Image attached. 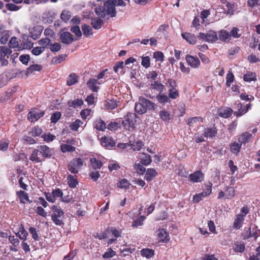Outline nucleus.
Returning <instances> with one entry per match:
<instances>
[{
    "instance_id": "obj_1",
    "label": "nucleus",
    "mask_w": 260,
    "mask_h": 260,
    "mask_svg": "<svg viewBox=\"0 0 260 260\" xmlns=\"http://www.w3.org/2000/svg\"><path fill=\"white\" fill-rule=\"evenodd\" d=\"M126 3L123 0H108L104 3L103 6H99L94 9V12L97 16L103 19L106 16H110L111 17H115L116 11L115 6H125Z\"/></svg>"
},
{
    "instance_id": "obj_2",
    "label": "nucleus",
    "mask_w": 260,
    "mask_h": 260,
    "mask_svg": "<svg viewBox=\"0 0 260 260\" xmlns=\"http://www.w3.org/2000/svg\"><path fill=\"white\" fill-rule=\"evenodd\" d=\"M52 152L49 146L39 145L32 150L29 159L32 162H41L46 158H50Z\"/></svg>"
},
{
    "instance_id": "obj_3",
    "label": "nucleus",
    "mask_w": 260,
    "mask_h": 260,
    "mask_svg": "<svg viewBox=\"0 0 260 260\" xmlns=\"http://www.w3.org/2000/svg\"><path fill=\"white\" fill-rule=\"evenodd\" d=\"M157 108L156 104L145 97L140 96L139 102L135 104V111L139 114L145 113L147 110H155Z\"/></svg>"
},
{
    "instance_id": "obj_4",
    "label": "nucleus",
    "mask_w": 260,
    "mask_h": 260,
    "mask_svg": "<svg viewBox=\"0 0 260 260\" xmlns=\"http://www.w3.org/2000/svg\"><path fill=\"white\" fill-rule=\"evenodd\" d=\"M137 115L133 113H128L124 117V119L121 121V125L125 131H133L136 128Z\"/></svg>"
},
{
    "instance_id": "obj_5",
    "label": "nucleus",
    "mask_w": 260,
    "mask_h": 260,
    "mask_svg": "<svg viewBox=\"0 0 260 260\" xmlns=\"http://www.w3.org/2000/svg\"><path fill=\"white\" fill-rule=\"evenodd\" d=\"M51 218L52 221L56 225H63L64 224V212L61 208L55 205H52Z\"/></svg>"
},
{
    "instance_id": "obj_6",
    "label": "nucleus",
    "mask_w": 260,
    "mask_h": 260,
    "mask_svg": "<svg viewBox=\"0 0 260 260\" xmlns=\"http://www.w3.org/2000/svg\"><path fill=\"white\" fill-rule=\"evenodd\" d=\"M83 161L80 158H73L69 162L67 168L68 170L72 174L79 173L80 168L83 166Z\"/></svg>"
},
{
    "instance_id": "obj_7",
    "label": "nucleus",
    "mask_w": 260,
    "mask_h": 260,
    "mask_svg": "<svg viewBox=\"0 0 260 260\" xmlns=\"http://www.w3.org/2000/svg\"><path fill=\"white\" fill-rule=\"evenodd\" d=\"M198 38L208 42H214L218 39L216 31L212 30L208 31L207 33H199Z\"/></svg>"
},
{
    "instance_id": "obj_8",
    "label": "nucleus",
    "mask_w": 260,
    "mask_h": 260,
    "mask_svg": "<svg viewBox=\"0 0 260 260\" xmlns=\"http://www.w3.org/2000/svg\"><path fill=\"white\" fill-rule=\"evenodd\" d=\"M12 50L10 48L6 47V46H1L0 47V62H1L2 66H6L8 64V61L7 59L9 56L12 54Z\"/></svg>"
},
{
    "instance_id": "obj_9",
    "label": "nucleus",
    "mask_w": 260,
    "mask_h": 260,
    "mask_svg": "<svg viewBox=\"0 0 260 260\" xmlns=\"http://www.w3.org/2000/svg\"><path fill=\"white\" fill-rule=\"evenodd\" d=\"M17 87L14 86L8 89L6 91L0 94V103H5L11 100L14 94L17 92Z\"/></svg>"
},
{
    "instance_id": "obj_10",
    "label": "nucleus",
    "mask_w": 260,
    "mask_h": 260,
    "mask_svg": "<svg viewBox=\"0 0 260 260\" xmlns=\"http://www.w3.org/2000/svg\"><path fill=\"white\" fill-rule=\"evenodd\" d=\"M205 175L201 170L196 171L189 176V179L192 183H200L204 180Z\"/></svg>"
},
{
    "instance_id": "obj_11",
    "label": "nucleus",
    "mask_w": 260,
    "mask_h": 260,
    "mask_svg": "<svg viewBox=\"0 0 260 260\" xmlns=\"http://www.w3.org/2000/svg\"><path fill=\"white\" fill-rule=\"evenodd\" d=\"M44 115V112L38 109H34L29 111L28 115V120L34 122L38 120V119Z\"/></svg>"
},
{
    "instance_id": "obj_12",
    "label": "nucleus",
    "mask_w": 260,
    "mask_h": 260,
    "mask_svg": "<svg viewBox=\"0 0 260 260\" xmlns=\"http://www.w3.org/2000/svg\"><path fill=\"white\" fill-rule=\"evenodd\" d=\"M67 144H62L60 145V149L61 152L63 153L66 152H73L76 150V148L74 146L70 145L72 144L74 145L76 141L74 139H68L67 141Z\"/></svg>"
},
{
    "instance_id": "obj_13",
    "label": "nucleus",
    "mask_w": 260,
    "mask_h": 260,
    "mask_svg": "<svg viewBox=\"0 0 260 260\" xmlns=\"http://www.w3.org/2000/svg\"><path fill=\"white\" fill-rule=\"evenodd\" d=\"M185 58L187 63L192 68L196 69L199 68L201 64V62L199 58L197 57H193V56L191 55H186Z\"/></svg>"
},
{
    "instance_id": "obj_14",
    "label": "nucleus",
    "mask_w": 260,
    "mask_h": 260,
    "mask_svg": "<svg viewBox=\"0 0 260 260\" xmlns=\"http://www.w3.org/2000/svg\"><path fill=\"white\" fill-rule=\"evenodd\" d=\"M61 42L65 44H71L74 41V39L69 31H63L59 35Z\"/></svg>"
},
{
    "instance_id": "obj_15",
    "label": "nucleus",
    "mask_w": 260,
    "mask_h": 260,
    "mask_svg": "<svg viewBox=\"0 0 260 260\" xmlns=\"http://www.w3.org/2000/svg\"><path fill=\"white\" fill-rule=\"evenodd\" d=\"M238 141L241 143V146L246 145L252 138V135L249 132L242 133L237 136Z\"/></svg>"
},
{
    "instance_id": "obj_16",
    "label": "nucleus",
    "mask_w": 260,
    "mask_h": 260,
    "mask_svg": "<svg viewBox=\"0 0 260 260\" xmlns=\"http://www.w3.org/2000/svg\"><path fill=\"white\" fill-rule=\"evenodd\" d=\"M157 235L158 240L161 242H167L169 241V233L167 232L166 229H160L157 230Z\"/></svg>"
},
{
    "instance_id": "obj_17",
    "label": "nucleus",
    "mask_w": 260,
    "mask_h": 260,
    "mask_svg": "<svg viewBox=\"0 0 260 260\" xmlns=\"http://www.w3.org/2000/svg\"><path fill=\"white\" fill-rule=\"evenodd\" d=\"M44 28V27L41 25H37L32 27L30 31L32 38L36 40V39L40 37Z\"/></svg>"
},
{
    "instance_id": "obj_18",
    "label": "nucleus",
    "mask_w": 260,
    "mask_h": 260,
    "mask_svg": "<svg viewBox=\"0 0 260 260\" xmlns=\"http://www.w3.org/2000/svg\"><path fill=\"white\" fill-rule=\"evenodd\" d=\"M181 37L186 41L190 45L196 44L197 41V38L194 34L189 32H183L181 34Z\"/></svg>"
},
{
    "instance_id": "obj_19",
    "label": "nucleus",
    "mask_w": 260,
    "mask_h": 260,
    "mask_svg": "<svg viewBox=\"0 0 260 260\" xmlns=\"http://www.w3.org/2000/svg\"><path fill=\"white\" fill-rule=\"evenodd\" d=\"M100 84V82H99L98 79H90L88 80L87 83L88 87L94 92H98V90L100 89V86L99 85Z\"/></svg>"
},
{
    "instance_id": "obj_20",
    "label": "nucleus",
    "mask_w": 260,
    "mask_h": 260,
    "mask_svg": "<svg viewBox=\"0 0 260 260\" xmlns=\"http://www.w3.org/2000/svg\"><path fill=\"white\" fill-rule=\"evenodd\" d=\"M93 128H95L98 131L104 132L106 128V124L101 118H98L94 121Z\"/></svg>"
},
{
    "instance_id": "obj_21",
    "label": "nucleus",
    "mask_w": 260,
    "mask_h": 260,
    "mask_svg": "<svg viewBox=\"0 0 260 260\" xmlns=\"http://www.w3.org/2000/svg\"><path fill=\"white\" fill-rule=\"evenodd\" d=\"M101 143L103 146L106 148H112L115 146V142L112 138L106 137V136H103L101 139Z\"/></svg>"
},
{
    "instance_id": "obj_22",
    "label": "nucleus",
    "mask_w": 260,
    "mask_h": 260,
    "mask_svg": "<svg viewBox=\"0 0 260 260\" xmlns=\"http://www.w3.org/2000/svg\"><path fill=\"white\" fill-rule=\"evenodd\" d=\"M229 147L231 152L234 154L235 155H239V152L242 148L241 143L239 142H233L230 144Z\"/></svg>"
},
{
    "instance_id": "obj_23",
    "label": "nucleus",
    "mask_w": 260,
    "mask_h": 260,
    "mask_svg": "<svg viewBox=\"0 0 260 260\" xmlns=\"http://www.w3.org/2000/svg\"><path fill=\"white\" fill-rule=\"evenodd\" d=\"M16 194L19 198L20 202L22 203V204H25L26 201L29 203L32 202V201H30L29 199L28 194L24 190L17 191Z\"/></svg>"
},
{
    "instance_id": "obj_24",
    "label": "nucleus",
    "mask_w": 260,
    "mask_h": 260,
    "mask_svg": "<svg viewBox=\"0 0 260 260\" xmlns=\"http://www.w3.org/2000/svg\"><path fill=\"white\" fill-rule=\"evenodd\" d=\"M233 110L231 108L226 107L224 109H221L218 111V115L219 117L227 118L231 116L233 113Z\"/></svg>"
},
{
    "instance_id": "obj_25",
    "label": "nucleus",
    "mask_w": 260,
    "mask_h": 260,
    "mask_svg": "<svg viewBox=\"0 0 260 260\" xmlns=\"http://www.w3.org/2000/svg\"><path fill=\"white\" fill-rule=\"evenodd\" d=\"M217 130L215 127L204 129V136L206 138H213L217 135Z\"/></svg>"
},
{
    "instance_id": "obj_26",
    "label": "nucleus",
    "mask_w": 260,
    "mask_h": 260,
    "mask_svg": "<svg viewBox=\"0 0 260 260\" xmlns=\"http://www.w3.org/2000/svg\"><path fill=\"white\" fill-rule=\"evenodd\" d=\"M234 108H237V111L234 112V114L237 117H239L242 116V115L245 114V108H243V105L239 101L237 103H235L234 104Z\"/></svg>"
},
{
    "instance_id": "obj_27",
    "label": "nucleus",
    "mask_w": 260,
    "mask_h": 260,
    "mask_svg": "<svg viewBox=\"0 0 260 260\" xmlns=\"http://www.w3.org/2000/svg\"><path fill=\"white\" fill-rule=\"evenodd\" d=\"M244 221V215L242 214H238L236 215V218L234 220L233 228L234 229L238 230L241 228Z\"/></svg>"
},
{
    "instance_id": "obj_28",
    "label": "nucleus",
    "mask_w": 260,
    "mask_h": 260,
    "mask_svg": "<svg viewBox=\"0 0 260 260\" xmlns=\"http://www.w3.org/2000/svg\"><path fill=\"white\" fill-rule=\"evenodd\" d=\"M157 174V172L156 170L154 169H148L145 174L144 178L147 181H151L153 180V178L156 176Z\"/></svg>"
},
{
    "instance_id": "obj_29",
    "label": "nucleus",
    "mask_w": 260,
    "mask_h": 260,
    "mask_svg": "<svg viewBox=\"0 0 260 260\" xmlns=\"http://www.w3.org/2000/svg\"><path fill=\"white\" fill-rule=\"evenodd\" d=\"M79 80V77L76 73H71L67 78V84L68 86H72L74 84L77 83Z\"/></svg>"
},
{
    "instance_id": "obj_30",
    "label": "nucleus",
    "mask_w": 260,
    "mask_h": 260,
    "mask_svg": "<svg viewBox=\"0 0 260 260\" xmlns=\"http://www.w3.org/2000/svg\"><path fill=\"white\" fill-rule=\"evenodd\" d=\"M67 184L69 187L74 188H76L79 182L76 178L74 177L73 175L69 174L67 177Z\"/></svg>"
},
{
    "instance_id": "obj_31",
    "label": "nucleus",
    "mask_w": 260,
    "mask_h": 260,
    "mask_svg": "<svg viewBox=\"0 0 260 260\" xmlns=\"http://www.w3.org/2000/svg\"><path fill=\"white\" fill-rule=\"evenodd\" d=\"M42 66L40 64H35L29 66L26 71V75H31V74L34 73L35 71H38V72H40L42 70Z\"/></svg>"
},
{
    "instance_id": "obj_32",
    "label": "nucleus",
    "mask_w": 260,
    "mask_h": 260,
    "mask_svg": "<svg viewBox=\"0 0 260 260\" xmlns=\"http://www.w3.org/2000/svg\"><path fill=\"white\" fill-rule=\"evenodd\" d=\"M156 100L160 104H165L168 103H171L169 95H167L165 93H159L156 95Z\"/></svg>"
},
{
    "instance_id": "obj_33",
    "label": "nucleus",
    "mask_w": 260,
    "mask_h": 260,
    "mask_svg": "<svg viewBox=\"0 0 260 260\" xmlns=\"http://www.w3.org/2000/svg\"><path fill=\"white\" fill-rule=\"evenodd\" d=\"M118 104L116 100L108 99L105 101V106L107 110H113L118 107Z\"/></svg>"
},
{
    "instance_id": "obj_34",
    "label": "nucleus",
    "mask_w": 260,
    "mask_h": 260,
    "mask_svg": "<svg viewBox=\"0 0 260 260\" xmlns=\"http://www.w3.org/2000/svg\"><path fill=\"white\" fill-rule=\"evenodd\" d=\"M140 159L141 164L144 166H148L152 162L150 155L146 153H143Z\"/></svg>"
},
{
    "instance_id": "obj_35",
    "label": "nucleus",
    "mask_w": 260,
    "mask_h": 260,
    "mask_svg": "<svg viewBox=\"0 0 260 260\" xmlns=\"http://www.w3.org/2000/svg\"><path fill=\"white\" fill-rule=\"evenodd\" d=\"M159 118L162 121L169 122L171 119L172 116L169 111L162 110L159 111Z\"/></svg>"
},
{
    "instance_id": "obj_36",
    "label": "nucleus",
    "mask_w": 260,
    "mask_h": 260,
    "mask_svg": "<svg viewBox=\"0 0 260 260\" xmlns=\"http://www.w3.org/2000/svg\"><path fill=\"white\" fill-rule=\"evenodd\" d=\"M90 162L93 170L100 169L103 166V162L96 158H91Z\"/></svg>"
},
{
    "instance_id": "obj_37",
    "label": "nucleus",
    "mask_w": 260,
    "mask_h": 260,
    "mask_svg": "<svg viewBox=\"0 0 260 260\" xmlns=\"http://www.w3.org/2000/svg\"><path fill=\"white\" fill-rule=\"evenodd\" d=\"M233 249L235 252L243 253L245 249V246L243 242H237L234 244Z\"/></svg>"
},
{
    "instance_id": "obj_38",
    "label": "nucleus",
    "mask_w": 260,
    "mask_h": 260,
    "mask_svg": "<svg viewBox=\"0 0 260 260\" xmlns=\"http://www.w3.org/2000/svg\"><path fill=\"white\" fill-rule=\"evenodd\" d=\"M104 24L103 20L100 18L92 19L91 25L95 29H100Z\"/></svg>"
},
{
    "instance_id": "obj_39",
    "label": "nucleus",
    "mask_w": 260,
    "mask_h": 260,
    "mask_svg": "<svg viewBox=\"0 0 260 260\" xmlns=\"http://www.w3.org/2000/svg\"><path fill=\"white\" fill-rule=\"evenodd\" d=\"M219 39L220 41L226 42L231 39V35L225 30H221L219 32Z\"/></svg>"
},
{
    "instance_id": "obj_40",
    "label": "nucleus",
    "mask_w": 260,
    "mask_h": 260,
    "mask_svg": "<svg viewBox=\"0 0 260 260\" xmlns=\"http://www.w3.org/2000/svg\"><path fill=\"white\" fill-rule=\"evenodd\" d=\"M51 40L48 38H44L41 39L40 40L38 41V43L39 45H41V47L43 50L44 51L45 49L48 47L50 46L51 43Z\"/></svg>"
},
{
    "instance_id": "obj_41",
    "label": "nucleus",
    "mask_w": 260,
    "mask_h": 260,
    "mask_svg": "<svg viewBox=\"0 0 260 260\" xmlns=\"http://www.w3.org/2000/svg\"><path fill=\"white\" fill-rule=\"evenodd\" d=\"M8 44L9 47V48H14L15 49L16 51H19L18 48H19L20 45L16 37H12L10 40Z\"/></svg>"
},
{
    "instance_id": "obj_42",
    "label": "nucleus",
    "mask_w": 260,
    "mask_h": 260,
    "mask_svg": "<svg viewBox=\"0 0 260 260\" xmlns=\"http://www.w3.org/2000/svg\"><path fill=\"white\" fill-rule=\"evenodd\" d=\"M83 103V100L76 99L73 101H69L67 105L70 107L77 108L82 106Z\"/></svg>"
},
{
    "instance_id": "obj_43",
    "label": "nucleus",
    "mask_w": 260,
    "mask_h": 260,
    "mask_svg": "<svg viewBox=\"0 0 260 260\" xmlns=\"http://www.w3.org/2000/svg\"><path fill=\"white\" fill-rule=\"evenodd\" d=\"M243 80L247 82L255 81L256 80V75L255 73L249 72L243 76Z\"/></svg>"
},
{
    "instance_id": "obj_44",
    "label": "nucleus",
    "mask_w": 260,
    "mask_h": 260,
    "mask_svg": "<svg viewBox=\"0 0 260 260\" xmlns=\"http://www.w3.org/2000/svg\"><path fill=\"white\" fill-rule=\"evenodd\" d=\"M9 240L10 242L13 244L14 247H10V250L14 251H17V249L15 248L19 244L20 241L18 239L16 238L14 236H10L9 237Z\"/></svg>"
},
{
    "instance_id": "obj_45",
    "label": "nucleus",
    "mask_w": 260,
    "mask_h": 260,
    "mask_svg": "<svg viewBox=\"0 0 260 260\" xmlns=\"http://www.w3.org/2000/svg\"><path fill=\"white\" fill-rule=\"evenodd\" d=\"M124 62L118 61L114 66V70L115 73H118L119 72L121 75H123L124 71H123Z\"/></svg>"
},
{
    "instance_id": "obj_46",
    "label": "nucleus",
    "mask_w": 260,
    "mask_h": 260,
    "mask_svg": "<svg viewBox=\"0 0 260 260\" xmlns=\"http://www.w3.org/2000/svg\"><path fill=\"white\" fill-rule=\"evenodd\" d=\"M141 254L142 256L146 257L147 258H150L153 256L154 254V250L148 249V248H145L141 250Z\"/></svg>"
},
{
    "instance_id": "obj_47",
    "label": "nucleus",
    "mask_w": 260,
    "mask_h": 260,
    "mask_svg": "<svg viewBox=\"0 0 260 260\" xmlns=\"http://www.w3.org/2000/svg\"><path fill=\"white\" fill-rule=\"evenodd\" d=\"M225 199H230L234 197L235 190L234 187L231 186L226 187L225 189Z\"/></svg>"
},
{
    "instance_id": "obj_48",
    "label": "nucleus",
    "mask_w": 260,
    "mask_h": 260,
    "mask_svg": "<svg viewBox=\"0 0 260 260\" xmlns=\"http://www.w3.org/2000/svg\"><path fill=\"white\" fill-rule=\"evenodd\" d=\"M150 86L153 89H156L160 93L162 92L165 87L163 84L158 81H154L151 83Z\"/></svg>"
},
{
    "instance_id": "obj_49",
    "label": "nucleus",
    "mask_w": 260,
    "mask_h": 260,
    "mask_svg": "<svg viewBox=\"0 0 260 260\" xmlns=\"http://www.w3.org/2000/svg\"><path fill=\"white\" fill-rule=\"evenodd\" d=\"M83 122L80 120V119H77L75 121H73L70 124V127L71 129L73 131H78L79 127L83 124Z\"/></svg>"
},
{
    "instance_id": "obj_50",
    "label": "nucleus",
    "mask_w": 260,
    "mask_h": 260,
    "mask_svg": "<svg viewBox=\"0 0 260 260\" xmlns=\"http://www.w3.org/2000/svg\"><path fill=\"white\" fill-rule=\"evenodd\" d=\"M82 28L83 34L86 37H89L93 34L92 30L88 24H83Z\"/></svg>"
},
{
    "instance_id": "obj_51",
    "label": "nucleus",
    "mask_w": 260,
    "mask_h": 260,
    "mask_svg": "<svg viewBox=\"0 0 260 260\" xmlns=\"http://www.w3.org/2000/svg\"><path fill=\"white\" fill-rule=\"evenodd\" d=\"M179 96V92L177 90V87H174L173 89H169V99L175 100Z\"/></svg>"
},
{
    "instance_id": "obj_52",
    "label": "nucleus",
    "mask_w": 260,
    "mask_h": 260,
    "mask_svg": "<svg viewBox=\"0 0 260 260\" xmlns=\"http://www.w3.org/2000/svg\"><path fill=\"white\" fill-rule=\"evenodd\" d=\"M234 81V75L232 73L231 70H229L226 77V85L228 87H230L231 84Z\"/></svg>"
},
{
    "instance_id": "obj_53",
    "label": "nucleus",
    "mask_w": 260,
    "mask_h": 260,
    "mask_svg": "<svg viewBox=\"0 0 260 260\" xmlns=\"http://www.w3.org/2000/svg\"><path fill=\"white\" fill-rule=\"evenodd\" d=\"M34 43L31 41L27 40L25 43H22L19 46L18 50H23V49H30L33 47Z\"/></svg>"
},
{
    "instance_id": "obj_54",
    "label": "nucleus",
    "mask_w": 260,
    "mask_h": 260,
    "mask_svg": "<svg viewBox=\"0 0 260 260\" xmlns=\"http://www.w3.org/2000/svg\"><path fill=\"white\" fill-rule=\"evenodd\" d=\"M106 128L109 129V131H115L120 128V125L118 122L111 121L107 125Z\"/></svg>"
},
{
    "instance_id": "obj_55",
    "label": "nucleus",
    "mask_w": 260,
    "mask_h": 260,
    "mask_svg": "<svg viewBox=\"0 0 260 260\" xmlns=\"http://www.w3.org/2000/svg\"><path fill=\"white\" fill-rule=\"evenodd\" d=\"M145 219V216L144 215H141L138 218L135 219L132 223L133 226L138 227L139 226L142 225L143 222Z\"/></svg>"
},
{
    "instance_id": "obj_56",
    "label": "nucleus",
    "mask_w": 260,
    "mask_h": 260,
    "mask_svg": "<svg viewBox=\"0 0 260 260\" xmlns=\"http://www.w3.org/2000/svg\"><path fill=\"white\" fill-rule=\"evenodd\" d=\"M42 130L41 128L38 126H35L31 129V131L28 133L31 136L36 137L41 135Z\"/></svg>"
},
{
    "instance_id": "obj_57",
    "label": "nucleus",
    "mask_w": 260,
    "mask_h": 260,
    "mask_svg": "<svg viewBox=\"0 0 260 260\" xmlns=\"http://www.w3.org/2000/svg\"><path fill=\"white\" fill-rule=\"evenodd\" d=\"M134 168L137 173L139 174H143L146 171L145 168L139 163H135Z\"/></svg>"
},
{
    "instance_id": "obj_58",
    "label": "nucleus",
    "mask_w": 260,
    "mask_h": 260,
    "mask_svg": "<svg viewBox=\"0 0 260 260\" xmlns=\"http://www.w3.org/2000/svg\"><path fill=\"white\" fill-rule=\"evenodd\" d=\"M71 13L68 10H64L61 13V19L64 22H67L71 18Z\"/></svg>"
},
{
    "instance_id": "obj_59",
    "label": "nucleus",
    "mask_w": 260,
    "mask_h": 260,
    "mask_svg": "<svg viewBox=\"0 0 260 260\" xmlns=\"http://www.w3.org/2000/svg\"><path fill=\"white\" fill-rule=\"evenodd\" d=\"M61 117V113L60 112L56 111L53 113L51 116L50 120L52 123H56L58 119Z\"/></svg>"
},
{
    "instance_id": "obj_60",
    "label": "nucleus",
    "mask_w": 260,
    "mask_h": 260,
    "mask_svg": "<svg viewBox=\"0 0 260 260\" xmlns=\"http://www.w3.org/2000/svg\"><path fill=\"white\" fill-rule=\"evenodd\" d=\"M202 122L203 119L201 117H190L188 119L187 121V124L189 126L192 125L193 124L196 123L197 122Z\"/></svg>"
},
{
    "instance_id": "obj_61",
    "label": "nucleus",
    "mask_w": 260,
    "mask_h": 260,
    "mask_svg": "<svg viewBox=\"0 0 260 260\" xmlns=\"http://www.w3.org/2000/svg\"><path fill=\"white\" fill-rule=\"evenodd\" d=\"M66 57H67V55H66V54L59 55L57 56L56 57H53L52 59V61L54 63H60V62L64 61Z\"/></svg>"
},
{
    "instance_id": "obj_62",
    "label": "nucleus",
    "mask_w": 260,
    "mask_h": 260,
    "mask_svg": "<svg viewBox=\"0 0 260 260\" xmlns=\"http://www.w3.org/2000/svg\"><path fill=\"white\" fill-rule=\"evenodd\" d=\"M153 58L155 59L156 61L163 62L164 55L162 52L156 51L153 53Z\"/></svg>"
},
{
    "instance_id": "obj_63",
    "label": "nucleus",
    "mask_w": 260,
    "mask_h": 260,
    "mask_svg": "<svg viewBox=\"0 0 260 260\" xmlns=\"http://www.w3.org/2000/svg\"><path fill=\"white\" fill-rule=\"evenodd\" d=\"M205 197H206L204 191H203L201 192V193H200L196 194L192 198V201L194 203H199V202L202 200L203 198H204Z\"/></svg>"
},
{
    "instance_id": "obj_64",
    "label": "nucleus",
    "mask_w": 260,
    "mask_h": 260,
    "mask_svg": "<svg viewBox=\"0 0 260 260\" xmlns=\"http://www.w3.org/2000/svg\"><path fill=\"white\" fill-rule=\"evenodd\" d=\"M29 232L31 234L32 238L35 241L39 240V237L38 236V232L36 229L33 226H30L28 229Z\"/></svg>"
}]
</instances>
